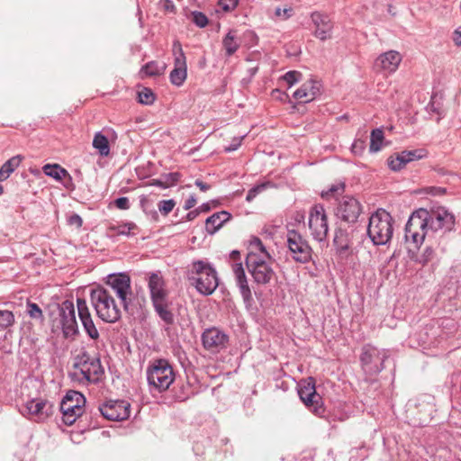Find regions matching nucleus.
<instances>
[{"mask_svg": "<svg viewBox=\"0 0 461 461\" xmlns=\"http://www.w3.org/2000/svg\"><path fill=\"white\" fill-rule=\"evenodd\" d=\"M455 226V216L445 207L429 211L420 208L410 216L405 225V240L419 248L426 238H434L438 232L451 231Z\"/></svg>", "mask_w": 461, "mask_h": 461, "instance_id": "1", "label": "nucleus"}, {"mask_svg": "<svg viewBox=\"0 0 461 461\" xmlns=\"http://www.w3.org/2000/svg\"><path fill=\"white\" fill-rule=\"evenodd\" d=\"M249 252L246 257L247 268L255 283L267 285L276 276L272 267L271 256L260 239L252 237L249 240Z\"/></svg>", "mask_w": 461, "mask_h": 461, "instance_id": "2", "label": "nucleus"}, {"mask_svg": "<svg viewBox=\"0 0 461 461\" xmlns=\"http://www.w3.org/2000/svg\"><path fill=\"white\" fill-rule=\"evenodd\" d=\"M187 278L197 292L203 295L212 294L219 285L216 270L203 260L192 263L187 272Z\"/></svg>", "mask_w": 461, "mask_h": 461, "instance_id": "3", "label": "nucleus"}, {"mask_svg": "<svg viewBox=\"0 0 461 461\" xmlns=\"http://www.w3.org/2000/svg\"><path fill=\"white\" fill-rule=\"evenodd\" d=\"M90 301L97 316L102 321L113 323L121 318V309L116 304L109 289L103 286L92 289Z\"/></svg>", "mask_w": 461, "mask_h": 461, "instance_id": "4", "label": "nucleus"}, {"mask_svg": "<svg viewBox=\"0 0 461 461\" xmlns=\"http://www.w3.org/2000/svg\"><path fill=\"white\" fill-rule=\"evenodd\" d=\"M393 219L384 209H378L370 218L367 226V234L375 245H386L393 234Z\"/></svg>", "mask_w": 461, "mask_h": 461, "instance_id": "5", "label": "nucleus"}, {"mask_svg": "<svg viewBox=\"0 0 461 461\" xmlns=\"http://www.w3.org/2000/svg\"><path fill=\"white\" fill-rule=\"evenodd\" d=\"M149 289L156 312L167 324H172L174 322V315L168 309L167 292L159 272L149 275Z\"/></svg>", "mask_w": 461, "mask_h": 461, "instance_id": "6", "label": "nucleus"}, {"mask_svg": "<svg viewBox=\"0 0 461 461\" xmlns=\"http://www.w3.org/2000/svg\"><path fill=\"white\" fill-rule=\"evenodd\" d=\"M147 380L151 389L165 392L175 380L172 366L163 358L154 360L147 369Z\"/></svg>", "mask_w": 461, "mask_h": 461, "instance_id": "7", "label": "nucleus"}, {"mask_svg": "<svg viewBox=\"0 0 461 461\" xmlns=\"http://www.w3.org/2000/svg\"><path fill=\"white\" fill-rule=\"evenodd\" d=\"M86 398L77 391H69L60 403L63 422L72 425L85 411Z\"/></svg>", "mask_w": 461, "mask_h": 461, "instance_id": "8", "label": "nucleus"}, {"mask_svg": "<svg viewBox=\"0 0 461 461\" xmlns=\"http://www.w3.org/2000/svg\"><path fill=\"white\" fill-rule=\"evenodd\" d=\"M389 356L387 349H380L371 345L365 346L360 357L363 370L371 375L379 374Z\"/></svg>", "mask_w": 461, "mask_h": 461, "instance_id": "9", "label": "nucleus"}, {"mask_svg": "<svg viewBox=\"0 0 461 461\" xmlns=\"http://www.w3.org/2000/svg\"><path fill=\"white\" fill-rule=\"evenodd\" d=\"M298 394L303 402L312 408L316 415L324 413L321 397L316 393L315 381L312 377H308L299 383Z\"/></svg>", "mask_w": 461, "mask_h": 461, "instance_id": "10", "label": "nucleus"}, {"mask_svg": "<svg viewBox=\"0 0 461 461\" xmlns=\"http://www.w3.org/2000/svg\"><path fill=\"white\" fill-rule=\"evenodd\" d=\"M75 366L79 369L83 378L89 383H97L104 375L99 357H91L86 352L82 353Z\"/></svg>", "mask_w": 461, "mask_h": 461, "instance_id": "11", "label": "nucleus"}, {"mask_svg": "<svg viewBox=\"0 0 461 461\" xmlns=\"http://www.w3.org/2000/svg\"><path fill=\"white\" fill-rule=\"evenodd\" d=\"M107 289L111 294L114 293L123 308L126 310L131 302L129 296L131 295V278L123 273L113 274L107 276Z\"/></svg>", "mask_w": 461, "mask_h": 461, "instance_id": "12", "label": "nucleus"}, {"mask_svg": "<svg viewBox=\"0 0 461 461\" xmlns=\"http://www.w3.org/2000/svg\"><path fill=\"white\" fill-rule=\"evenodd\" d=\"M308 224L312 235L316 240L322 241L326 239L329 225L325 209L321 204H316L312 208Z\"/></svg>", "mask_w": 461, "mask_h": 461, "instance_id": "13", "label": "nucleus"}, {"mask_svg": "<svg viewBox=\"0 0 461 461\" xmlns=\"http://www.w3.org/2000/svg\"><path fill=\"white\" fill-rule=\"evenodd\" d=\"M287 246L293 258L300 263H306L312 258V249L302 235L292 230L287 232Z\"/></svg>", "mask_w": 461, "mask_h": 461, "instance_id": "14", "label": "nucleus"}, {"mask_svg": "<svg viewBox=\"0 0 461 461\" xmlns=\"http://www.w3.org/2000/svg\"><path fill=\"white\" fill-rule=\"evenodd\" d=\"M172 52L174 55V69L170 73V82L176 86L184 84L187 77L186 59L178 41H174Z\"/></svg>", "mask_w": 461, "mask_h": 461, "instance_id": "15", "label": "nucleus"}, {"mask_svg": "<svg viewBox=\"0 0 461 461\" xmlns=\"http://www.w3.org/2000/svg\"><path fill=\"white\" fill-rule=\"evenodd\" d=\"M131 404L126 401H109L99 407L102 415L109 420H124L130 417Z\"/></svg>", "mask_w": 461, "mask_h": 461, "instance_id": "16", "label": "nucleus"}, {"mask_svg": "<svg viewBox=\"0 0 461 461\" xmlns=\"http://www.w3.org/2000/svg\"><path fill=\"white\" fill-rule=\"evenodd\" d=\"M230 258L234 261L231 268L241 296L245 302H249L252 299V294L248 284L244 267L241 262H236L240 259V251L232 250L230 254Z\"/></svg>", "mask_w": 461, "mask_h": 461, "instance_id": "17", "label": "nucleus"}, {"mask_svg": "<svg viewBox=\"0 0 461 461\" xmlns=\"http://www.w3.org/2000/svg\"><path fill=\"white\" fill-rule=\"evenodd\" d=\"M60 324L65 337L74 336L78 327L76 320L75 307L71 301H65L59 307Z\"/></svg>", "mask_w": 461, "mask_h": 461, "instance_id": "18", "label": "nucleus"}, {"mask_svg": "<svg viewBox=\"0 0 461 461\" xmlns=\"http://www.w3.org/2000/svg\"><path fill=\"white\" fill-rule=\"evenodd\" d=\"M428 152L424 149H417L412 150H403L391 156L387 164L388 167L393 171H400L408 163L426 158Z\"/></svg>", "mask_w": 461, "mask_h": 461, "instance_id": "19", "label": "nucleus"}, {"mask_svg": "<svg viewBox=\"0 0 461 461\" xmlns=\"http://www.w3.org/2000/svg\"><path fill=\"white\" fill-rule=\"evenodd\" d=\"M360 203L352 196H344L337 208V216L342 221L354 223L361 213Z\"/></svg>", "mask_w": 461, "mask_h": 461, "instance_id": "20", "label": "nucleus"}, {"mask_svg": "<svg viewBox=\"0 0 461 461\" xmlns=\"http://www.w3.org/2000/svg\"><path fill=\"white\" fill-rule=\"evenodd\" d=\"M28 417L35 421H43L52 414V405L43 399H32L25 404Z\"/></svg>", "mask_w": 461, "mask_h": 461, "instance_id": "21", "label": "nucleus"}, {"mask_svg": "<svg viewBox=\"0 0 461 461\" xmlns=\"http://www.w3.org/2000/svg\"><path fill=\"white\" fill-rule=\"evenodd\" d=\"M203 347L212 352H219L226 348L228 344V336L216 328L206 330L202 335Z\"/></svg>", "mask_w": 461, "mask_h": 461, "instance_id": "22", "label": "nucleus"}, {"mask_svg": "<svg viewBox=\"0 0 461 461\" xmlns=\"http://www.w3.org/2000/svg\"><path fill=\"white\" fill-rule=\"evenodd\" d=\"M77 313L85 331L92 339L99 338V332L93 321L89 308L85 299L77 300Z\"/></svg>", "mask_w": 461, "mask_h": 461, "instance_id": "23", "label": "nucleus"}, {"mask_svg": "<svg viewBox=\"0 0 461 461\" xmlns=\"http://www.w3.org/2000/svg\"><path fill=\"white\" fill-rule=\"evenodd\" d=\"M402 61V55L395 50L381 54L375 62V67L385 74L394 73Z\"/></svg>", "mask_w": 461, "mask_h": 461, "instance_id": "24", "label": "nucleus"}, {"mask_svg": "<svg viewBox=\"0 0 461 461\" xmlns=\"http://www.w3.org/2000/svg\"><path fill=\"white\" fill-rule=\"evenodd\" d=\"M312 21L315 25L314 35L325 41L331 36L332 23L327 15L315 12L312 14Z\"/></svg>", "mask_w": 461, "mask_h": 461, "instance_id": "25", "label": "nucleus"}, {"mask_svg": "<svg viewBox=\"0 0 461 461\" xmlns=\"http://www.w3.org/2000/svg\"><path fill=\"white\" fill-rule=\"evenodd\" d=\"M320 83L315 80L306 81L294 93V97L303 103H308L320 94Z\"/></svg>", "mask_w": 461, "mask_h": 461, "instance_id": "26", "label": "nucleus"}, {"mask_svg": "<svg viewBox=\"0 0 461 461\" xmlns=\"http://www.w3.org/2000/svg\"><path fill=\"white\" fill-rule=\"evenodd\" d=\"M230 218V214L226 211H221L213 213L208 217L205 221L206 231L212 235L219 230L224 222L228 221Z\"/></svg>", "mask_w": 461, "mask_h": 461, "instance_id": "27", "label": "nucleus"}, {"mask_svg": "<svg viewBox=\"0 0 461 461\" xmlns=\"http://www.w3.org/2000/svg\"><path fill=\"white\" fill-rule=\"evenodd\" d=\"M138 226L132 222H123L119 224H110L107 228V235L108 236H134L137 234Z\"/></svg>", "mask_w": 461, "mask_h": 461, "instance_id": "28", "label": "nucleus"}, {"mask_svg": "<svg viewBox=\"0 0 461 461\" xmlns=\"http://www.w3.org/2000/svg\"><path fill=\"white\" fill-rule=\"evenodd\" d=\"M240 40L237 36V32L230 30L222 40V47L227 57L232 56L240 48Z\"/></svg>", "mask_w": 461, "mask_h": 461, "instance_id": "29", "label": "nucleus"}, {"mask_svg": "<svg viewBox=\"0 0 461 461\" xmlns=\"http://www.w3.org/2000/svg\"><path fill=\"white\" fill-rule=\"evenodd\" d=\"M23 157L20 155L12 157L0 168V181L7 179L10 175L19 167Z\"/></svg>", "mask_w": 461, "mask_h": 461, "instance_id": "30", "label": "nucleus"}, {"mask_svg": "<svg viewBox=\"0 0 461 461\" xmlns=\"http://www.w3.org/2000/svg\"><path fill=\"white\" fill-rule=\"evenodd\" d=\"M92 145L94 149L98 151L100 156L107 157L110 154L108 139L101 131L95 134Z\"/></svg>", "mask_w": 461, "mask_h": 461, "instance_id": "31", "label": "nucleus"}, {"mask_svg": "<svg viewBox=\"0 0 461 461\" xmlns=\"http://www.w3.org/2000/svg\"><path fill=\"white\" fill-rule=\"evenodd\" d=\"M333 242L340 251H345L349 248L348 235L341 229L336 230Z\"/></svg>", "mask_w": 461, "mask_h": 461, "instance_id": "32", "label": "nucleus"}, {"mask_svg": "<svg viewBox=\"0 0 461 461\" xmlns=\"http://www.w3.org/2000/svg\"><path fill=\"white\" fill-rule=\"evenodd\" d=\"M43 172L48 176L53 177L56 180L62 179L68 174L66 169L62 168L60 166L56 165V164L55 165H50V164L45 165L43 167Z\"/></svg>", "mask_w": 461, "mask_h": 461, "instance_id": "33", "label": "nucleus"}, {"mask_svg": "<svg viewBox=\"0 0 461 461\" xmlns=\"http://www.w3.org/2000/svg\"><path fill=\"white\" fill-rule=\"evenodd\" d=\"M384 140V132L381 129H375L371 132L370 151L377 152L381 149Z\"/></svg>", "mask_w": 461, "mask_h": 461, "instance_id": "34", "label": "nucleus"}, {"mask_svg": "<svg viewBox=\"0 0 461 461\" xmlns=\"http://www.w3.org/2000/svg\"><path fill=\"white\" fill-rule=\"evenodd\" d=\"M165 66H160L157 62L151 61L141 68V73L148 77L160 75L164 72Z\"/></svg>", "mask_w": 461, "mask_h": 461, "instance_id": "35", "label": "nucleus"}, {"mask_svg": "<svg viewBox=\"0 0 461 461\" xmlns=\"http://www.w3.org/2000/svg\"><path fill=\"white\" fill-rule=\"evenodd\" d=\"M15 321L14 315L7 310H0V330H5L14 325Z\"/></svg>", "mask_w": 461, "mask_h": 461, "instance_id": "36", "label": "nucleus"}, {"mask_svg": "<svg viewBox=\"0 0 461 461\" xmlns=\"http://www.w3.org/2000/svg\"><path fill=\"white\" fill-rule=\"evenodd\" d=\"M176 206V202L173 199L162 200L158 203V210L163 215L169 214Z\"/></svg>", "mask_w": 461, "mask_h": 461, "instance_id": "37", "label": "nucleus"}, {"mask_svg": "<svg viewBox=\"0 0 461 461\" xmlns=\"http://www.w3.org/2000/svg\"><path fill=\"white\" fill-rule=\"evenodd\" d=\"M138 97L139 102L143 104H151L155 100L154 94L149 88H143L142 90L139 91Z\"/></svg>", "mask_w": 461, "mask_h": 461, "instance_id": "38", "label": "nucleus"}, {"mask_svg": "<svg viewBox=\"0 0 461 461\" xmlns=\"http://www.w3.org/2000/svg\"><path fill=\"white\" fill-rule=\"evenodd\" d=\"M27 313L31 318L36 320H42L43 314L41 309L39 307L37 303L29 302L27 303Z\"/></svg>", "mask_w": 461, "mask_h": 461, "instance_id": "39", "label": "nucleus"}, {"mask_svg": "<svg viewBox=\"0 0 461 461\" xmlns=\"http://www.w3.org/2000/svg\"><path fill=\"white\" fill-rule=\"evenodd\" d=\"M269 185V182L262 183L260 185H255L251 189L249 190L246 200L248 202H251L258 194L263 192Z\"/></svg>", "mask_w": 461, "mask_h": 461, "instance_id": "40", "label": "nucleus"}, {"mask_svg": "<svg viewBox=\"0 0 461 461\" xmlns=\"http://www.w3.org/2000/svg\"><path fill=\"white\" fill-rule=\"evenodd\" d=\"M161 176L164 179L163 183L165 184L167 188H168L170 186H173L174 185H176L178 182V180L180 178V174L178 172H171V173L161 175Z\"/></svg>", "mask_w": 461, "mask_h": 461, "instance_id": "41", "label": "nucleus"}, {"mask_svg": "<svg viewBox=\"0 0 461 461\" xmlns=\"http://www.w3.org/2000/svg\"><path fill=\"white\" fill-rule=\"evenodd\" d=\"M294 14V10L291 6L276 7L275 10V15L282 20L290 18Z\"/></svg>", "mask_w": 461, "mask_h": 461, "instance_id": "42", "label": "nucleus"}, {"mask_svg": "<svg viewBox=\"0 0 461 461\" xmlns=\"http://www.w3.org/2000/svg\"><path fill=\"white\" fill-rule=\"evenodd\" d=\"M301 77L302 75L300 72L293 70L286 72L283 78L289 85V86H292L301 79Z\"/></svg>", "mask_w": 461, "mask_h": 461, "instance_id": "43", "label": "nucleus"}, {"mask_svg": "<svg viewBox=\"0 0 461 461\" xmlns=\"http://www.w3.org/2000/svg\"><path fill=\"white\" fill-rule=\"evenodd\" d=\"M192 15H193V22L200 28H203L207 25L208 19H207L206 15H204L203 13L194 12L192 14Z\"/></svg>", "mask_w": 461, "mask_h": 461, "instance_id": "44", "label": "nucleus"}, {"mask_svg": "<svg viewBox=\"0 0 461 461\" xmlns=\"http://www.w3.org/2000/svg\"><path fill=\"white\" fill-rule=\"evenodd\" d=\"M344 190V184L333 185L328 191H323L321 193V196L323 198L329 197L330 194H335L342 192Z\"/></svg>", "mask_w": 461, "mask_h": 461, "instance_id": "45", "label": "nucleus"}, {"mask_svg": "<svg viewBox=\"0 0 461 461\" xmlns=\"http://www.w3.org/2000/svg\"><path fill=\"white\" fill-rule=\"evenodd\" d=\"M219 5L224 11H230L237 6L238 0H220Z\"/></svg>", "mask_w": 461, "mask_h": 461, "instance_id": "46", "label": "nucleus"}, {"mask_svg": "<svg viewBox=\"0 0 461 461\" xmlns=\"http://www.w3.org/2000/svg\"><path fill=\"white\" fill-rule=\"evenodd\" d=\"M364 149H365V142L360 139L356 140L351 146V151L354 154H361L363 152Z\"/></svg>", "mask_w": 461, "mask_h": 461, "instance_id": "47", "label": "nucleus"}, {"mask_svg": "<svg viewBox=\"0 0 461 461\" xmlns=\"http://www.w3.org/2000/svg\"><path fill=\"white\" fill-rule=\"evenodd\" d=\"M114 204L118 209L128 210L130 208V202L127 197H119L114 201Z\"/></svg>", "mask_w": 461, "mask_h": 461, "instance_id": "48", "label": "nucleus"}, {"mask_svg": "<svg viewBox=\"0 0 461 461\" xmlns=\"http://www.w3.org/2000/svg\"><path fill=\"white\" fill-rule=\"evenodd\" d=\"M68 222L70 225L76 226L77 228H80L82 226L83 221L79 215L73 214L69 217Z\"/></svg>", "mask_w": 461, "mask_h": 461, "instance_id": "49", "label": "nucleus"}, {"mask_svg": "<svg viewBox=\"0 0 461 461\" xmlns=\"http://www.w3.org/2000/svg\"><path fill=\"white\" fill-rule=\"evenodd\" d=\"M242 139L243 137L234 139L232 143L225 148V151L230 152L236 150L240 146Z\"/></svg>", "mask_w": 461, "mask_h": 461, "instance_id": "50", "label": "nucleus"}, {"mask_svg": "<svg viewBox=\"0 0 461 461\" xmlns=\"http://www.w3.org/2000/svg\"><path fill=\"white\" fill-rule=\"evenodd\" d=\"M196 203V198L194 197V195H190L188 199L185 200V204H184V209L185 210H190L191 208H193Z\"/></svg>", "mask_w": 461, "mask_h": 461, "instance_id": "51", "label": "nucleus"}, {"mask_svg": "<svg viewBox=\"0 0 461 461\" xmlns=\"http://www.w3.org/2000/svg\"><path fill=\"white\" fill-rule=\"evenodd\" d=\"M453 41L456 45H461V26L457 27L453 33Z\"/></svg>", "mask_w": 461, "mask_h": 461, "instance_id": "52", "label": "nucleus"}, {"mask_svg": "<svg viewBox=\"0 0 461 461\" xmlns=\"http://www.w3.org/2000/svg\"><path fill=\"white\" fill-rule=\"evenodd\" d=\"M194 185L200 188L201 191L205 192L210 189V185L203 183L200 179H196Z\"/></svg>", "mask_w": 461, "mask_h": 461, "instance_id": "53", "label": "nucleus"}, {"mask_svg": "<svg viewBox=\"0 0 461 461\" xmlns=\"http://www.w3.org/2000/svg\"><path fill=\"white\" fill-rule=\"evenodd\" d=\"M163 182H164V179L160 176L159 178L153 180L152 185L159 186L162 188H167V186L165 185V184Z\"/></svg>", "mask_w": 461, "mask_h": 461, "instance_id": "54", "label": "nucleus"}, {"mask_svg": "<svg viewBox=\"0 0 461 461\" xmlns=\"http://www.w3.org/2000/svg\"><path fill=\"white\" fill-rule=\"evenodd\" d=\"M198 214H199V211L197 209L191 211L187 213L186 219L188 221H193Z\"/></svg>", "mask_w": 461, "mask_h": 461, "instance_id": "55", "label": "nucleus"}, {"mask_svg": "<svg viewBox=\"0 0 461 461\" xmlns=\"http://www.w3.org/2000/svg\"><path fill=\"white\" fill-rule=\"evenodd\" d=\"M210 209H211V206L209 203H203L202 205H200L198 207L197 210L199 211V212H205L210 211Z\"/></svg>", "mask_w": 461, "mask_h": 461, "instance_id": "56", "label": "nucleus"}, {"mask_svg": "<svg viewBox=\"0 0 461 461\" xmlns=\"http://www.w3.org/2000/svg\"><path fill=\"white\" fill-rule=\"evenodd\" d=\"M258 72V67H253L249 68V73L250 77H253Z\"/></svg>", "mask_w": 461, "mask_h": 461, "instance_id": "57", "label": "nucleus"}, {"mask_svg": "<svg viewBox=\"0 0 461 461\" xmlns=\"http://www.w3.org/2000/svg\"><path fill=\"white\" fill-rule=\"evenodd\" d=\"M147 203V199L146 198H142L140 200V204H141V207L143 208V210H145V203Z\"/></svg>", "mask_w": 461, "mask_h": 461, "instance_id": "58", "label": "nucleus"}, {"mask_svg": "<svg viewBox=\"0 0 461 461\" xmlns=\"http://www.w3.org/2000/svg\"><path fill=\"white\" fill-rule=\"evenodd\" d=\"M151 216H152V218H153L154 220H157V219H158V213H157V212H156V211H153V212H151Z\"/></svg>", "mask_w": 461, "mask_h": 461, "instance_id": "59", "label": "nucleus"}, {"mask_svg": "<svg viewBox=\"0 0 461 461\" xmlns=\"http://www.w3.org/2000/svg\"><path fill=\"white\" fill-rule=\"evenodd\" d=\"M167 3H169V5H171V7H174V5H172V2H169V0H167Z\"/></svg>", "mask_w": 461, "mask_h": 461, "instance_id": "60", "label": "nucleus"}, {"mask_svg": "<svg viewBox=\"0 0 461 461\" xmlns=\"http://www.w3.org/2000/svg\"><path fill=\"white\" fill-rule=\"evenodd\" d=\"M167 3H169V5H171V7H174V5H172V2H169V0H167Z\"/></svg>", "mask_w": 461, "mask_h": 461, "instance_id": "61", "label": "nucleus"}, {"mask_svg": "<svg viewBox=\"0 0 461 461\" xmlns=\"http://www.w3.org/2000/svg\"><path fill=\"white\" fill-rule=\"evenodd\" d=\"M167 3H169V5H171V7H174V5H172V2H169V0H167Z\"/></svg>", "mask_w": 461, "mask_h": 461, "instance_id": "62", "label": "nucleus"}, {"mask_svg": "<svg viewBox=\"0 0 461 461\" xmlns=\"http://www.w3.org/2000/svg\"><path fill=\"white\" fill-rule=\"evenodd\" d=\"M3 193V186L0 185V194Z\"/></svg>", "mask_w": 461, "mask_h": 461, "instance_id": "63", "label": "nucleus"}, {"mask_svg": "<svg viewBox=\"0 0 461 461\" xmlns=\"http://www.w3.org/2000/svg\"><path fill=\"white\" fill-rule=\"evenodd\" d=\"M276 94H280L279 90H275V91L273 92V94H276Z\"/></svg>", "mask_w": 461, "mask_h": 461, "instance_id": "64", "label": "nucleus"}]
</instances>
